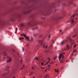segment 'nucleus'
<instances>
[{
  "label": "nucleus",
  "instance_id": "f3484780",
  "mask_svg": "<svg viewBox=\"0 0 78 78\" xmlns=\"http://www.w3.org/2000/svg\"><path fill=\"white\" fill-rule=\"evenodd\" d=\"M55 72H56L57 73L59 72V71L58 70V69H55Z\"/></svg>",
  "mask_w": 78,
  "mask_h": 78
},
{
  "label": "nucleus",
  "instance_id": "39448f33",
  "mask_svg": "<svg viewBox=\"0 0 78 78\" xmlns=\"http://www.w3.org/2000/svg\"><path fill=\"white\" fill-rule=\"evenodd\" d=\"M8 57V60L7 61V62H11V58L9 57Z\"/></svg>",
  "mask_w": 78,
  "mask_h": 78
},
{
  "label": "nucleus",
  "instance_id": "473e14b6",
  "mask_svg": "<svg viewBox=\"0 0 78 78\" xmlns=\"http://www.w3.org/2000/svg\"><path fill=\"white\" fill-rule=\"evenodd\" d=\"M48 67L49 68H50V65H48Z\"/></svg>",
  "mask_w": 78,
  "mask_h": 78
},
{
  "label": "nucleus",
  "instance_id": "bf43d9fd",
  "mask_svg": "<svg viewBox=\"0 0 78 78\" xmlns=\"http://www.w3.org/2000/svg\"><path fill=\"white\" fill-rule=\"evenodd\" d=\"M56 66H58V64H56Z\"/></svg>",
  "mask_w": 78,
  "mask_h": 78
},
{
  "label": "nucleus",
  "instance_id": "de8ad7c7",
  "mask_svg": "<svg viewBox=\"0 0 78 78\" xmlns=\"http://www.w3.org/2000/svg\"><path fill=\"white\" fill-rule=\"evenodd\" d=\"M21 36H23V34H21Z\"/></svg>",
  "mask_w": 78,
  "mask_h": 78
},
{
  "label": "nucleus",
  "instance_id": "6e6d98bb",
  "mask_svg": "<svg viewBox=\"0 0 78 78\" xmlns=\"http://www.w3.org/2000/svg\"><path fill=\"white\" fill-rule=\"evenodd\" d=\"M53 45H51V46H50V47H52V46Z\"/></svg>",
  "mask_w": 78,
  "mask_h": 78
},
{
  "label": "nucleus",
  "instance_id": "dca6fc26",
  "mask_svg": "<svg viewBox=\"0 0 78 78\" xmlns=\"http://www.w3.org/2000/svg\"><path fill=\"white\" fill-rule=\"evenodd\" d=\"M37 28H38V27H37L36 28H34L32 29V30H35V29H37Z\"/></svg>",
  "mask_w": 78,
  "mask_h": 78
},
{
  "label": "nucleus",
  "instance_id": "37998d69",
  "mask_svg": "<svg viewBox=\"0 0 78 78\" xmlns=\"http://www.w3.org/2000/svg\"><path fill=\"white\" fill-rule=\"evenodd\" d=\"M48 59L49 60L48 62H49V61H50V58H48Z\"/></svg>",
  "mask_w": 78,
  "mask_h": 78
},
{
  "label": "nucleus",
  "instance_id": "c03bdc74",
  "mask_svg": "<svg viewBox=\"0 0 78 78\" xmlns=\"http://www.w3.org/2000/svg\"><path fill=\"white\" fill-rule=\"evenodd\" d=\"M47 70V69H46V70H45V72H46Z\"/></svg>",
  "mask_w": 78,
  "mask_h": 78
},
{
  "label": "nucleus",
  "instance_id": "c756f323",
  "mask_svg": "<svg viewBox=\"0 0 78 78\" xmlns=\"http://www.w3.org/2000/svg\"><path fill=\"white\" fill-rule=\"evenodd\" d=\"M34 67H32V70H34Z\"/></svg>",
  "mask_w": 78,
  "mask_h": 78
},
{
  "label": "nucleus",
  "instance_id": "aec40b11",
  "mask_svg": "<svg viewBox=\"0 0 78 78\" xmlns=\"http://www.w3.org/2000/svg\"><path fill=\"white\" fill-rule=\"evenodd\" d=\"M77 6V4H75L74 5V7H76Z\"/></svg>",
  "mask_w": 78,
  "mask_h": 78
},
{
  "label": "nucleus",
  "instance_id": "0e129e2a",
  "mask_svg": "<svg viewBox=\"0 0 78 78\" xmlns=\"http://www.w3.org/2000/svg\"><path fill=\"white\" fill-rule=\"evenodd\" d=\"M59 18H61V17H59Z\"/></svg>",
  "mask_w": 78,
  "mask_h": 78
},
{
  "label": "nucleus",
  "instance_id": "c9c22d12",
  "mask_svg": "<svg viewBox=\"0 0 78 78\" xmlns=\"http://www.w3.org/2000/svg\"><path fill=\"white\" fill-rule=\"evenodd\" d=\"M22 49H23V51H24V48H23L22 47Z\"/></svg>",
  "mask_w": 78,
  "mask_h": 78
},
{
  "label": "nucleus",
  "instance_id": "7ed1b4c3",
  "mask_svg": "<svg viewBox=\"0 0 78 78\" xmlns=\"http://www.w3.org/2000/svg\"><path fill=\"white\" fill-rule=\"evenodd\" d=\"M63 54H65V52L63 53L62 54H60V55L58 57V58H59V60H60L61 58H62V59H63V58H64V56L63 55H63Z\"/></svg>",
  "mask_w": 78,
  "mask_h": 78
},
{
  "label": "nucleus",
  "instance_id": "b1692460",
  "mask_svg": "<svg viewBox=\"0 0 78 78\" xmlns=\"http://www.w3.org/2000/svg\"><path fill=\"white\" fill-rule=\"evenodd\" d=\"M56 58H57V56H55V58H54V60H55Z\"/></svg>",
  "mask_w": 78,
  "mask_h": 78
},
{
  "label": "nucleus",
  "instance_id": "e433bc0d",
  "mask_svg": "<svg viewBox=\"0 0 78 78\" xmlns=\"http://www.w3.org/2000/svg\"><path fill=\"white\" fill-rule=\"evenodd\" d=\"M6 68H8V69H9V68H10V67H9V66H7L6 67Z\"/></svg>",
  "mask_w": 78,
  "mask_h": 78
},
{
  "label": "nucleus",
  "instance_id": "79ce46f5",
  "mask_svg": "<svg viewBox=\"0 0 78 78\" xmlns=\"http://www.w3.org/2000/svg\"><path fill=\"white\" fill-rule=\"evenodd\" d=\"M62 31V30H60L59 31V32H61Z\"/></svg>",
  "mask_w": 78,
  "mask_h": 78
},
{
  "label": "nucleus",
  "instance_id": "9b49d317",
  "mask_svg": "<svg viewBox=\"0 0 78 78\" xmlns=\"http://www.w3.org/2000/svg\"><path fill=\"white\" fill-rule=\"evenodd\" d=\"M69 40H70V42H72H72H73V40L71 39V38H69Z\"/></svg>",
  "mask_w": 78,
  "mask_h": 78
},
{
  "label": "nucleus",
  "instance_id": "a19ab883",
  "mask_svg": "<svg viewBox=\"0 0 78 78\" xmlns=\"http://www.w3.org/2000/svg\"><path fill=\"white\" fill-rule=\"evenodd\" d=\"M48 37H49V39H50V35H49Z\"/></svg>",
  "mask_w": 78,
  "mask_h": 78
},
{
  "label": "nucleus",
  "instance_id": "4c0bfd02",
  "mask_svg": "<svg viewBox=\"0 0 78 78\" xmlns=\"http://www.w3.org/2000/svg\"><path fill=\"white\" fill-rule=\"evenodd\" d=\"M40 78H42V75H41V76H40Z\"/></svg>",
  "mask_w": 78,
  "mask_h": 78
},
{
  "label": "nucleus",
  "instance_id": "412c9836",
  "mask_svg": "<svg viewBox=\"0 0 78 78\" xmlns=\"http://www.w3.org/2000/svg\"><path fill=\"white\" fill-rule=\"evenodd\" d=\"M45 67H40V69H45Z\"/></svg>",
  "mask_w": 78,
  "mask_h": 78
},
{
  "label": "nucleus",
  "instance_id": "052dcab7",
  "mask_svg": "<svg viewBox=\"0 0 78 78\" xmlns=\"http://www.w3.org/2000/svg\"><path fill=\"white\" fill-rule=\"evenodd\" d=\"M51 64H53V63H51Z\"/></svg>",
  "mask_w": 78,
  "mask_h": 78
},
{
  "label": "nucleus",
  "instance_id": "5fc2aeb1",
  "mask_svg": "<svg viewBox=\"0 0 78 78\" xmlns=\"http://www.w3.org/2000/svg\"><path fill=\"white\" fill-rule=\"evenodd\" d=\"M22 60H21L20 61V62H22Z\"/></svg>",
  "mask_w": 78,
  "mask_h": 78
},
{
  "label": "nucleus",
  "instance_id": "cd10ccee",
  "mask_svg": "<svg viewBox=\"0 0 78 78\" xmlns=\"http://www.w3.org/2000/svg\"><path fill=\"white\" fill-rule=\"evenodd\" d=\"M76 34L75 35H74L73 37H76Z\"/></svg>",
  "mask_w": 78,
  "mask_h": 78
},
{
  "label": "nucleus",
  "instance_id": "20e7f679",
  "mask_svg": "<svg viewBox=\"0 0 78 78\" xmlns=\"http://www.w3.org/2000/svg\"><path fill=\"white\" fill-rule=\"evenodd\" d=\"M66 42H67V40L62 41L60 44L61 45H64L65 43H66Z\"/></svg>",
  "mask_w": 78,
  "mask_h": 78
},
{
  "label": "nucleus",
  "instance_id": "423d86ee",
  "mask_svg": "<svg viewBox=\"0 0 78 78\" xmlns=\"http://www.w3.org/2000/svg\"><path fill=\"white\" fill-rule=\"evenodd\" d=\"M38 42H41V45H43L44 44V43H43V41H42V40H38Z\"/></svg>",
  "mask_w": 78,
  "mask_h": 78
},
{
  "label": "nucleus",
  "instance_id": "603ef678",
  "mask_svg": "<svg viewBox=\"0 0 78 78\" xmlns=\"http://www.w3.org/2000/svg\"><path fill=\"white\" fill-rule=\"evenodd\" d=\"M72 55L73 56V53H72Z\"/></svg>",
  "mask_w": 78,
  "mask_h": 78
},
{
  "label": "nucleus",
  "instance_id": "f257e3e1",
  "mask_svg": "<svg viewBox=\"0 0 78 78\" xmlns=\"http://www.w3.org/2000/svg\"><path fill=\"white\" fill-rule=\"evenodd\" d=\"M30 25H31V23L29 22L28 23L26 26H25L24 23H23L21 24L20 27V28H21V27H25V28L26 29H28Z\"/></svg>",
  "mask_w": 78,
  "mask_h": 78
},
{
  "label": "nucleus",
  "instance_id": "0eeeda50",
  "mask_svg": "<svg viewBox=\"0 0 78 78\" xmlns=\"http://www.w3.org/2000/svg\"><path fill=\"white\" fill-rule=\"evenodd\" d=\"M43 48H47V47H48V45H47L46 47H45V44L44 43L43 44Z\"/></svg>",
  "mask_w": 78,
  "mask_h": 78
},
{
  "label": "nucleus",
  "instance_id": "680f3d73",
  "mask_svg": "<svg viewBox=\"0 0 78 78\" xmlns=\"http://www.w3.org/2000/svg\"><path fill=\"white\" fill-rule=\"evenodd\" d=\"M33 78H35V77H34Z\"/></svg>",
  "mask_w": 78,
  "mask_h": 78
},
{
  "label": "nucleus",
  "instance_id": "4be33fe9",
  "mask_svg": "<svg viewBox=\"0 0 78 78\" xmlns=\"http://www.w3.org/2000/svg\"><path fill=\"white\" fill-rule=\"evenodd\" d=\"M59 61H60V62L61 63H63V60H62V61H61V60H60Z\"/></svg>",
  "mask_w": 78,
  "mask_h": 78
},
{
  "label": "nucleus",
  "instance_id": "2eb2a0df",
  "mask_svg": "<svg viewBox=\"0 0 78 78\" xmlns=\"http://www.w3.org/2000/svg\"><path fill=\"white\" fill-rule=\"evenodd\" d=\"M34 38L33 37H31V41H33Z\"/></svg>",
  "mask_w": 78,
  "mask_h": 78
},
{
  "label": "nucleus",
  "instance_id": "338daca9",
  "mask_svg": "<svg viewBox=\"0 0 78 78\" xmlns=\"http://www.w3.org/2000/svg\"><path fill=\"white\" fill-rule=\"evenodd\" d=\"M18 55H19V54H18Z\"/></svg>",
  "mask_w": 78,
  "mask_h": 78
},
{
  "label": "nucleus",
  "instance_id": "774afa93",
  "mask_svg": "<svg viewBox=\"0 0 78 78\" xmlns=\"http://www.w3.org/2000/svg\"><path fill=\"white\" fill-rule=\"evenodd\" d=\"M72 45V44H71V46Z\"/></svg>",
  "mask_w": 78,
  "mask_h": 78
},
{
  "label": "nucleus",
  "instance_id": "a211bd4d",
  "mask_svg": "<svg viewBox=\"0 0 78 78\" xmlns=\"http://www.w3.org/2000/svg\"><path fill=\"white\" fill-rule=\"evenodd\" d=\"M33 36H37V34H33Z\"/></svg>",
  "mask_w": 78,
  "mask_h": 78
},
{
  "label": "nucleus",
  "instance_id": "8fccbe9b",
  "mask_svg": "<svg viewBox=\"0 0 78 78\" xmlns=\"http://www.w3.org/2000/svg\"><path fill=\"white\" fill-rule=\"evenodd\" d=\"M57 11V10H55V11Z\"/></svg>",
  "mask_w": 78,
  "mask_h": 78
},
{
  "label": "nucleus",
  "instance_id": "4468645a",
  "mask_svg": "<svg viewBox=\"0 0 78 78\" xmlns=\"http://www.w3.org/2000/svg\"><path fill=\"white\" fill-rule=\"evenodd\" d=\"M76 53L77 52V51H76V49H74L73 51V53Z\"/></svg>",
  "mask_w": 78,
  "mask_h": 78
},
{
  "label": "nucleus",
  "instance_id": "f8f14e48",
  "mask_svg": "<svg viewBox=\"0 0 78 78\" xmlns=\"http://www.w3.org/2000/svg\"><path fill=\"white\" fill-rule=\"evenodd\" d=\"M6 52H4L3 53L4 56H6V55H7V54H6Z\"/></svg>",
  "mask_w": 78,
  "mask_h": 78
},
{
  "label": "nucleus",
  "instance_id": "09e8293b",
  "mask_svg": "<svg viewBox=\"0 0 78 78\" xmlns=\"http://www.w3.org/2000/svg\"><path fill=\"white\" fill-rule=\"evenodd\" d=\"M71 59L72 60H73V58H71Z\"/></svg>",
  "mask_w": 78,
  "mask_h": 78
},
{
  "label": "nucleus",
  "instance_id": "bb28decb",
  "mask_svg": "<svg viewBox=\"0 0 78 78\" xmlns=\"http://www.w3.org/2000/svg\"><path fill=\"white\" fill-rule=\"evenodd\" d=\"M39 37L41 38V37H42V35H40L39 36Z\"/></svg>",
  "mask_w": 78,
  "mask_h": 78
},
{
  "label": "nucleus",
  "instance_id": "6ab92c4d",
  "mask_svg": "<svg viewBox=\"0 0 78 78\" xmlns=\"http://www.w3.org/2000/svg\"><path fill=\"white\" fill-rule=\"evenodd\" d=\"M29 45H30V44L28 43V44H27L26 45L27 47H29Z\"/></svg>",
  "mask_w": 78,
  "mask_h": 78
},
{
  "label": "nucleus",
  "instance_id": "7c9ffc66",
  "mask_svg": "<svg viewBox=\"0 0 78 78\" xmlns=\"http://www.w3.org/2000/svg\"><path fill=\"white\" fill-rule=\"evenodd\" d=\"M33 74V73H31L30 74V76H31V75H32Z\"/></svg>",
  "mask_w": 78,
  "mask_h": 78
},
{
  "label": "nucleus",
  "instance_id": "f03ea898",
  "mask_svg": "<svg viewBox=\"0 0 78 78\" xmlns=\"http://www.w3.org/2000/svg\"><path fill=\"white\" fill-rule=\"evenodd\" d=\"M76 15L77 16H78V14H74L72 16L71 18L72 19L71 21H70V22H71V23H74V20L72 19L73 18H74V17H75V16H76Z\"/></svg>",
  "mask_w": 78,
  "mask_h": 78
},
{
  "label": "nucleus",
  "instance_id": "69168bd1",
  "mask_svg": "<svg viewBox=\"0 0 78 78\" xmlns=\"http://www.w3.org/2000/svg\"><path fill=\"white\" fill-rule=\"evenodd\" d=\"M76 19H77V18H76Z\"/></svg>",
  "mask_w": 78,
  "mask_h": 78
},
{
  "label": "nucleus",
  "instance_id": "a18cd8bd",
  "mask_svg": "<svg viewBox=\"0 0 78 78\" xmlns=\"http://www.w3.org/2000/svg\"><path fill=\"white\" fill-rule=\"evenodd\" d=\"M59 18H57L56 19V20H58V19Z\"/></svg>",
  "mask_w": 78,
  "mask_h": 78
},
{
  "label": "nucleus",
  "instance_id": "4d7b16f0",
  "mask_svg": "<svg viewBox=\"0 0 78 78\" xmlns=\"http://www.w3.org/2000/svg\"><path fill=\"white\" fill-rule=\"evenodd\" d=\"M66 62H68V61L66 60Z\"/></svg>",
  "mask_w": 78,
  "mask_h": 78
},
{
  "label": "nucleus",
  "instance_id": "ddd939ff",
  "mask_svg": "<svg viewBox=\"0 0 78 78\" xmlns=\"http://www.w3.org/2000/svg\"><path fill=\"white\" fill-rule=\"evenodd\" d=\"M19 40H22V39H24V38H23V37H21V38H19Z\"/></svg>",
  "mask_w": 78,
  "mask_h": 78
},
{
  "label": "nucleus",
  "instance_id": "72a5a7b5",
  "mask_svg": "<svg viewBox=\"0 0 78 78\" xmlns=\"http://www.w3.org/2000/svg\"><path fill=\"white\" fill-rule=\"evenodd\" d=\"M6 74H7V73H5L4 74H3L2 76H4V75H6Z\"/></svg>",
  "mask_w": 78,
  "mask_h": 78
},
{
  "label": "nucleus",
  "instance_id": "393cba45",
  "mask_svg": "<svg viewBox=\"0 0 78 78\" xmlns=\"http://www.w3.org/2000/svg\"><path fill=\"white\" fill-rule=\"evenodd\" d=\"M41 65H42V66H44V62H42L41 63Z\"/></svg>",
  "mask_w": 78,
  "mask_h": 78
},
{
  "label": "nucleus",
  "instance_id": "5701e85b",
  "mask_svg": "<svg viewBox=\"0 0 78 78\" xmlns=\"http://www.w3.org/2000/svg\"><path fill=\"white\" fill-rule=\"evenodd\" d=\"M34 59H36V60H38V58H37L36 57L35 58H34Z\"/></svg>",
  "mask_w": 78,
  "mask_h": 78
},
{
  "label": "nucleus",
  "instance_id": "3c124183",
  "mask_svg": "<svg viewBox=\"0 0 78 78\" xmlns=\"http://www.w3.org/2000/svg\"><path fill=\"white\" fill-rule=\"evenodd\" d=\"M50 40V39H48V41H49Z\"/></svg>",
  "mask_w": 78,
  "mask_h": 78
},
{
  "label": "nucleus",
  "instance_id": "49530a36",
  "mask_svg": "<svg viewBox=\"0 0 78 78\" xmlns=\"http://www.w3.org/2000/svg\"><path fill=\"white\" fill-rule=\"evenodd\" d=\"M12 51H15V50H14V49H13V50H12Z\"/></svg>",
  "mask_w": 78,
  "mask_h": 78
},
{
  "label": "nucleus",
  "instance_id": "c85d7f7f",
  "mask_svg": "<svg viewBox=\"0 0 78 78\" xmlns=\"http://www.w3.org/2000/svg\"><path fill=\"white\" fill-rule=\"evenodd\" d=\"M76 44H75V45H74V46H73L74 48H75V47H76Z\"/></svg>",
  "mask_w": 78,
  "mask_h": 78
},
{
  "label": "nucleus",
  "instance_id": "13d9d810",
  "mask_svg": "<svg viewBox=\"0 0 78 78\" xmlns=\"http://www.w3.org/2000/svg\"><path fill=\"white\" fill-rule=\"evenodd\" d=\"M23 69V68H21V69Z\"/></svg>",
  "mask_w": 78,
  "mask_h": 78
},
{
  "label": "nucleus",
  "instance_id": "6e6552de",
  "mask_svg": "<svg viewBox=\"0 0 78 78\" xmlns=\"http://www.w3.org/2000/svg\"><path fill=\"white\" fill-rule=\"evenodd\" d=\"M23 35L24 37H25V38H26L27 40H28V39H29V37L26 36L25 34H23Z\"/></svg>",
  "mask_w": 78,
  "mask_h": 78
},
{
  "label": "nucleus",
  "instance_id": "864d4df0",
  "mask_svg": "<svg viewBox=\"0 0 78 78\" xmlns=\"http://www.w3.org/2000/svg\"><path fill=\"white\" fill-rule=\"evenodd\" d=\"M16 78V76L13 77V78Z\"/></svg>",
  "mask_w": 78,
  "mask_h": 78
},
{
  "label": "nucleus",
  "instance_id": "9d476101",
  "mask_svg": "<svg viewBox=\"0 0 78 78\" xmlns=\"http://www.w3.org/2000/svg\"><path fill=\"white\" fill-rule=\"evenodd\" d=\"M68 3L69 5H72L73 3V1L72 0L69 1L68 2Z\"/></svg>",
  "mask_w": 78,
  "mask_h": 78
},
{
  "label": "nucleus",
  "instance_id": "2f4dec72",
  "mask_svg": "<svg viewBox=\"0 0 78 78\" xmlns=\"http://www.w3.org/2000/svg\"><path fill=\"white\" fill-rule=\"evenodd\" d=\"M48 62L46 64H44V66H46V65L47 64H48Z\"/></svg>",
  "mask_w": 78,
  "mask_h": 78
},
{
  "label": "nucleus",
  "instance_id": "e2e57ef3",
  "mask_svg": "<svg viewBox=\"0 0 78 78\" xmlns=\"http://www.w3.org/2000/svg\"><path fill=\"white\" fill-rule=\"evenodd\" d=\"M35 26V25H33V26Z\"/></svg>",
  "mask_w": 78,
  "mask_h": 78
},
{
  "label": "nucleus",
  "instance_id": "58836bf2",
  "mask_svg": "<svg viewBox=\"0 0 78 78\" xmlns=\"http://www.w3.org/2000/svg\"><path fill=\"white\" fill-rule=\"evenodd\" d=\"M48 77V75H46V76H45V77Z\"/></svg>",
  "mask_w": 78,
  "mask_h": 78
},
{
  "label": "nucleus",
  "instance_id": "1a4fd4ad",
  "mask_svg": "<svg viewBox=\"0 0 78 78\" xmlns=\"http://www.w3.org/2000/svg\"><path fill=\"white\" fill-rule=\"evenodd\" d=\"M69 50V45H67V47L66 49H65L64 50L65 51L66 50Z\"/></svg>",
  "mask_w": 78,
  "mask_h": 78
},
{
  "label": "nucleus",
  "instance_id": "ea45409f",
  "mask_svg": "<svg viewBox=\"0 0 78 78\" xmlns=\"http://www.w3.org/2000/svg\"><path fill=\"white\" fill-rule=\"evenodd\" d=\"M30 11H29L28 12H27V13H30Z\"/></svg>",
  "mask_w": 78,
  "mask_h": 78
},
{
  "label": "nucleus",
  "instance_id": "a878e982",
  "mask_svg": "<svg viewBox=\"0 0 78 78\" xmlns=\"http://www.w3.org/2000/svg\"><path fill=\"white\" fill-rule=\"evenodd\" d=\"M17 31V27H16V30H15V31H16V32H15V33H16V31Z\"/></svg>",
  "mask_w": 78,
  "mask_h": 78
},
{
  "label": "nucleus",
  "instance_id": "f704fd0d",
  "mask_svg": "<svg viewBox=\"0 0 78 78\" xmlns=\"http://www.w3.org/2000/svg\"><path fill=\"white\" fill-rule=\"evenodd\" d=\"M52 42L53 43H55V41H54V40H52Z\"/></svg>",
  "mask_w": 78,
  "mask_h": 78
}]
</instances>
